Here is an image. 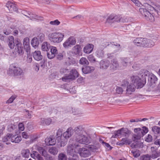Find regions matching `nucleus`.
<instances>
[{
  "label": "nucleus",
  "instance_id": "20e7f679",
  "mask_svg": "<svg viewBox=\"0 0 160 160\" xmlns=\"http://www.w3.org/2000/svg\"><path fill=\"white\" fill-rule=\"evenodd\" d=\"M130 134V131L127 128H122L118 130L115 131L112 138H117L120 135L128 138Z\"/></svg>",
  "mask_w": 160,
  "mask_h": 160
},
{
  "label": "nucleus",
  "instance_id": "79ce46f5",
  "mask_svg": "<svg viewBox=\"0 0 160 160\" xmlns=\"http://www.w3.org/2000/svg\"><path fill=\"white\" fill-rule=\"evenodd\" d=\"M23 44L25 48H28L29 47V39L28 38H24L23 41Z\"/></svg>",
  "mask_w": 160,
  "mask_h": 160
},
{
  "label": "nucleus",
  "instance_id": "f8f14e48",
  "mask_svg": "<svg viewBox=\"0 0 160 160\" xmlns=\"http://www.w3.org/2000/svg\"><path fill=\"white\" fill-rule=\"evenodd\" d=\"M80 155L82 157H87L91 155L90 151L88 147L82 148H79L78 151Z\"/></svg>",
  "mask_w": 160,
  "mask_h": 160
},
{
  "label": "nucleus",
  "instance_id": "6ab92c4d",
  "mask_svg": "<svg viewBox=\"0 0 160 160\" xmlns=\"http://www.w3.org/2000/svg\"><path fill=\"white\" fill-rule=\"evenodd\" d=\"M45 142L47 145H53L55 144L56 141L54 137L51 136L45 139Z\"/></svg>",
  "mask_w": 160,
  "mask_h": 160
},
{
  "label": "nucleus",
  "instance_id": "bb28decb",
  "mask_svg": "<svg viewBox=\"0 0 160 160\" xmlns=\"http://www.w3.org/2000/svg\"><path fill=\"white\" fill-rule=\"evenodd\" d=\"M74 130L78 136L82 135L84 131V128L82 126H78L75 127Z\"/></svg>",
  "mask_w": 160,
  "mask_h": 160
},
{
  "label": "nucleus",
  "instance_id": "aec40b11",
  "mask_svg": "<svg viewBox=\"0 0 160 160\" xmlns=\"http://www.w3.org/2000/svg\"><path fill=\"white\" fill-rule=\"evenodd\" d=\"M100 68L102 69H107L110 65L109 61L108 60H101L99 63Z\"/></svg>",
  "mask_w": 160,
  "mask_h": 160
},
{
  "label": "nucleus",
  "instance_id": "774afa93",
  "mask_svg": "<svg viewBox=\"0 0 160 160\" xmlns=\"http://www.w3.org/2000/svg\"><path fill=\"white\" fill-rule=\"evenodd\" d=\"M18 129L22 131H23L24 129V127L23 124L22 123H19L18 125Z\"/></svg>",
  "mask_w": 160,
  "mask_h": 160
},
{
  "label": "nucleus",
  "instance_id": "864d4df0",
  "mask_svg": "<svg viewBox=\"0 0 160 160\" xmlns=\"http://www.w3.org/2000/svg\"><path fill=\"white\" fill-rule=\"evenodd\" d=\"M23 156L26 158H28L29 155V151L28 149L24 150L23 151Z\"/></svg>",
  "mask_w": 160,
  "mask_h": 160
},
{
  "label": "nucleus",
  "instance_id": "338daca9",
  "mask_svg": "<svg viewBox=\"0 0 160 160\" xmlns=\"http://www.w3.org/2000/svg\"><path fill=\"white\" fill-rule=\"evenodd\" d=\"M152 137L150 135L148 134L147 137L146 139V141L148 142H150L152 141Z\"/></svg>",
  "mask_w": 160,
  "mask_h": 160
},
{
  "label": "nucleus",
  "instance_id": "39448f33",
  "mask_svg": "<svg viewBox=\"0 0 160 160\" xmlns=\"http://www.w3.org/2000/svg\"><path fill=\"white\" fill-rule=\"evenodd\" d=\"M56 138L58 142L57 146L58 148L63 147L66 145V140L63 139V135L62 136V131L61 129H59L58 131Z\"/></svg>",
  "mask_w": 160,
  "mask_h": 160
},
{
  "label": "nucleus",
  "instance_id": "9b49d317",
  "mask_svg": "<svg viewBox=\"0 0 160 160\" xmlns=\"http://www.w3.org/2000/svg\"><path fill=\"white\" fill-rule=\"evenodd\" d=\"M76 141L80 143L86 145L90 142L89 138L83 135L77 136Z\"/></svg>",
  "mask_w": 160,
  "mask_h": 160
},
{
  "label": "nucleus",
  "instance_id": "2f4dec72",
  "mask_svg": "<svg viewBox=\"0 0 160 160\" xmlns=\"http://www.w3.org/2000/svg\"><path fill=\"white\" fill-rule=\"evenodd\" d=\"M8 45L11 49L13 48L15 46L14 39L13 36H10L8 38Z\"/></svg>",
  "mask_w": 160,
  "mask_h": 160
},
{
  "label": "nucleus",
  "instance_id": "c756f323",
  "mask_svg": "<svg viewBox=\"0 0 160 160\" xmlns=\"http://www.w3.org/2000/svg\"><path fill=\"white\" fill-rule=\"evenodd\" d=\"M22 140L21 136H18L16 135H13L12 134L11 138V141L12 142L18 143L20 142Z\"/></svg>",
  "mask_w": 160,
  "mask_h": 160
},
{
  "label": "nucleus",
  "instance_id": "a211bd4d",
  "mask_svg": "<svg viewBox=\"0 0 160 160\" xmlns=\"http://www.w3.org/2000/svg\"><path fill=\"white\" fill-rule=\"evenodd\" d=\"M81 48L79 45H76L72 49L71 53L73 56L79 55L81 51Z\"/></svg>",
  "mask_w": 160,
  "mask_h": 160
},
{
  "label": "nucleus",
  "instance_id": "c9c22d12",
  "mask_svg": "<svg viewBox=\"0 0 160 160\" xmlns=\"http://www.w3.org/2000/svg\"><path fill=\"white\" fill-rule=\"evenodd\" d=\"M145 40V47H151L154 45V42L152 40L146 39Z\"/></svg>",
  "mask_w": 160,
  "mask_h": 160
},
{
  "label": "nucleus",
  "instance_id": "ea45409f",
  "mask_svg": "<svg viewBox=\"0 0 160 160\" xmlns=\"http://www.w3.org/2000/svg\"><path fill=\"white\" fill-rule=\"evenodd\" d=\"M9 124L8 125L7 127V130L8 131L10 132H12L14 130H15L17 126L15 125L12 123H9Z\"/></svg>",
  "mask_w": 160,
  "mask_h": 160
},
{
  "label": "nucleus",
  "instance_id": "69168bd1",
  "mask_svg": "<svg viewBox=\"0 0 160 160\" xmlns=\"http://www.w3.org/2000/svg\"><path fill=\"white\" fill-rule=\"evenodd\" d=\"M136 148H142L143 147L142 143L139 142H136Z\"/></svg>",
  "mask_w": 160,
  "mask_h": 160
},
{
  "label": "nucleus",
  "instance_id": "58836bf2",
  "mask_svg": "<svg viewBox=\"0 0 160 160\" xmlns=\"http://www.w3.org/2000/svg\"><path fill=\"white\" fill-rule=\"evenodd\" d=\"M139 12L143 16L144 18L145 19V15L148 16H149V15L148 13V12H149L147 10L146 8H140L139 9Z\"/></svg>",
  "mask_w": 160,
  "mask_h": 160
},
{
  "label": "nucleus",
  "instance_id": "2eb2a0df",
  "mask_svg": "<svg viewBox=\"0 0 160 160\" xmlns=\"http://www.w3.org/2000/svg\"><path fill=\"white\" fill-rule=\"evenodd\" d=\"M73 133V129L71 127H69L63 133V139H65V140H66L67 142V140L71 137Z\"/></svg>",
  "mask_w": 160,
  "mask_h": 160
},
{
  "label": "nucleus",
  "instance_id": "412c9836",
  "mask_svg": "<svg viewBox=\"0 0 160 160\" xmlns=\"http://www.w3.org/2000/svg\"><path fill=\"white\" fill-rule=\"evenodd\" d=\"M32 55L34 58L37 61H40L42 58V56L39 51H35L32 53Z\"/></svg>",
  "mask_w": 160,
  "mask_h": 160
},
{
  "label": "nucleus",
  "instance_id": "5701e85b",
  "mask_svg": "<svg viewBox=\"0 0 160 160\" xmlns=\"http://www.w3.org/2000/svg\"><path fill=\"white\" fill-rule=\"evenodd\" d=\"M109 45H110L112 47L113 49H115L117 48H118V50L120 49L118 47V45H112L111 44H109V42H107L106 41H104L100 45L99 47L100 48H101L103 49L104 48H106L107 46Z\"/></svg>",
  "mask_w": 160,
  "mask_h": 160
},
{
  "label": "nucleus",
  "instance_id": "ddd939ff",
  "mask_svg": "<svg viewBox=\"0 0 160 160\" xmlns=\"http://www.w3.org/2000/svg\"><path fill=\"white\" fill-rule=\"evenodd\" d=\"M145 38H138L133 41L134 44L137 46L145 48Z\"/></svg>",
  "mask_w": 160,
  "mask_h": 160
},
{
  "label": "nucleus",
  "instance_id": "7ed1b4c3",
  "mask_svg": "<svg viewBox=\"0 0 160 160\" xmlns=\"http://www.w3.org/2000/svg\"><path fill=\"white\" fill-rule=\"evenodd\" d=\"M8 73L10 75L17 76L23 75L24 73L21 68L15 65L12 64L10 66Z\"/></svg>",
  "mask_w": 160,
  "mask_h": 160
},
{
  "label": "nucleus",
  "instance_id": "423d86ee",
  "mask_svg": "<svg viewBox=\"0 0 160 160\" xmlns=\"http://www.w3.org/2000/svg\"><path fill=\"white\" fill-rule=\"evenodd\" d=\"M131 80L132 83L136 86L138 88H142L145 84V82L142 81L138 76L133 75L131 77Z\"/></svg>",
  "mask_w": 160,
  "mask_h": 160
},
{
  "label": "nucleus",
  "instance_id": "7c9ffc66",
  "mask_svg": "<svg viewBox=\"0 0 160 160\" xmlns=\"http://www.w3.org/2000/svg\"><path fill=\"white\" fill-rule=\"evenodd\" d=\"M52 121V119L50 118H41L40 121L41 124L42 125H49L51 123Z\"/></svg>",
  "mask_w": 160,
  "mask_h": 160
},
{
  "label": "nucleus",
  "instance_id": "393cba45",
  "mask_svg": "<svg viewBox=\"0 0 160 160\" xmlns=\"http://www.w3.org/2000/svg\"><path fill=\"white\" fill-rule=\"evenodd\" d=\"M93 47L94 45L93 44H89L84 48V52L86 53L89 54L92 52Z\"/></svg>",
  "mask_w": 160,
  "mask_h": 160
},
{
  "label": "nucleus",
  "instance_id": "e2e57ef3",
  "mask_svg": "<svg viewBox=\"0 0 160 160\" xmlns=\"http://www.w3.org/2000/svg\"><path fill=\"white\" fill-rule=\"evenodd\" d=\"M123 89L121 87H117L116 89V92L119 94H121L123 91Z\"/></svg>",
  "mask_w": 160,
  "mask_h": 160
},
{
  "label": "nucleus",
  "instance_id": "b1692460",
  "mask_svg": "<svg viewBox=\"0 0 160 160\" xmlns=\"http://www.w3.org/2000/svg\"><path fill=\"white\" fill-rule=\"evenodd\" d=\"M149 82H150V85H152L153 84H154L157 82L158 78L153 74L151 73L149 75L148 79Z\"/></svg>",
  "mask_w": 160,
  "mask_h": 160
},
{
  "label": "nucleus",
  "instance_id": "de8ad7c7",
  "mask_svg": "<svg viewBox=\"0 0 160 160\" xmlns=\"http://www.w3.org/2000/svg\"><path fill=\"white\" fill-rule=\"evenodd\" d=\"M58 158L59 160H67V156L63 153H61L59 154Z\"/></svg>",
  "mask_w": 160,
  "mask_h": 160
},
{
  "label": "nucleus",
  "instance_id": "1a4fd4ad",
  "mask_svg": "<svg viewBox=\"0 0 160 160\" xmlns=\"http://www.w3.org/2000/svg\"><path fill=\"white\" fill-rule=\"evenodd\" d=\"M128 84V82L127 81L124 80L122 86L124 89L127 88L126 91L127 93L131 94L132 92H134L135 91V88L137 87L133 83L130 84L129 86Z\"/></svg>",
  "mask_w": 160,
  "mask_h": 160
},
{
  "label": "nucleus",
  "instance_id": "a18cd8bd",
  "mask_svg": "<svg viewBox=\"0 0 160 160\" xmlns=\"http://www.w3.org/2000/svg\"><path fill=\"white\" fill-rule=\"evenodd\" d=\"M79 63L82 65H88L89 62L86 58L84 57L81 58L79 61Z\"/></svg>",
  "mask_w": 160,
  "mask_h": 160
},
{
  "label": "nucleus",
  "instance_id": "f3484780",
  "mask_svg": "<svg viewBox=\"0 0 160 160\" xmlns=\"http://www.w3.org/2000/svg\"><path fill=\"white\" fill-rule=\"evenodd\" d=\"M6 6L11 12H16L18 11V8L16 5L9 1L7 3Z\"/></svg>",
  "mask_w": 160,
  "mask_h": 160
},
{
  "label": "nucleus",
  "instance_id": "c85d7f7f",
  "mask_svg": "<svg viewBox=\"0 0 160 160\" xmlns=\"http://www.w3.org/2000/svg\"><path fill=\"white\" fill-rule=\"evenodd\" d=\"M28 15H29V16H28L27 15H25L27 17L29 18H30L31 19H35L38 20H43V18L41 17L38 16L37 15L34 14L31 12H28Z\"/></svg>",
  "mask_w": 160,
  "mask_h": 160
},
{
  "label": "nucleus",
  "instance_id": "603ef678",
  "mask_svg": "<svg viewBox=\"0 0 160 160\" xmlns=\"http://www.w3.org/2000/svg\"><path fill=\"white\" fill-rule=\"evenodd\" d=\"M45 35L43 33H40L38 36L37 38L40 42H42L44 39Z\"/></svg>",
  "mask_w": 160,
  "mask_h": 160
},
{
  "label": "nucleus",
  "instance_id": "f03ea898",
  "mask_svg": "<svg viewBox=\"0 0 160 160\" xmlns=\"http://www.w3.org/2000/svg\"><path fill=\"white\" fill-rule=\"evenodd\" d=\"M134 131L136 133L133 136V140L135 141L137 140L140 139L148 131V128L143 127L142 129L140 128H136L134 130Z\"/></svg>",
  "mask_w": 160,
  "mask_h": 160
},
{
  "label": "nucleus",
  "instance_id": "09e8293b",
  "mask_svg": "<svg viewBox=\"0 0 160 160\" xmlns=\"http://www.w3.org/2000/svg\"><path fill=\"white\" fill-rule=\"evenodd\" d=\"M12 134L8 133L6 136H5L2 138V141L4 142H6L9 139L11 140Z\"/></svg>",
  "mask_w": 160,
  "mask_h": 160
},
{
  "label": "nucleus",
  "instance_id": "37998d69",
  "mask_svg": "<svg viewBox=\"0 0 160 160\" xmlns=\"http://www.w3.org/2000/svg\"><path fill=\"white\" fill-rule=\"evenodd\" d=\"M148 13L149 14V16L145 15V19L151 22L154 21V18L153 16L150 12H148Z\"/></svg>",
  "mask_w": 160,
  "mask_h": 160
},
{
  "label": "nucleus",
  "instance_id": "4c0bfd02",
  "mask_svg": "<svg viewBox=\"0 0 160 160\" xmlns=\"http://www.w3.org/2000/svg\"><path fill=\"white\" fill-rule=\"evenodd\" d=\"M31 44L33 47L36 48L39 45V41L37 38H34L31 41Z\"/></svg>",
  "mask_w": 160,
  "mask_h": 160
},
{
  "label": "nucleus",
  "instance_id": "052dcab7",
  "mask_svg": "<svg viewBox=\"0 0 160 160\" xmlns=\"http://www.w3.org/2000/svg\"><path fill=\"white\" fill-rule=\"evenodd\" d=\"M122 141H123L124 144L129 145L132 142V141L131 140L125 138H122Z\"/></svg>",
  "mask_w": 160,
  "mask_h": 160
},
{
  "label": "nucleus",
  "instance_id": "680f3d73",
  "mask_svg": "<svg viewBox=\"0 0 160 160\" xmlns=\"http://www.w3.org/2000/svg\"><path fill=\"white\" fill-rule=\"evenodd\" d=\"M47 56L48 58L50 59H52L55 57L54 54L53 53L52 54V52H51L50 51L47 52Z\"/></svg>",
  "mask_w": 160,
  "mask_h": 160
},
{
  "label": "nucleus",
  "instance_id": "4be33fe9",
  "mask_svg": "<svg viewBox=\"0 0 160 160\" xmlns=\"http://www.w3.org/2000/svg\"><path fill=\"white\" fill-rule=\"evenodd\" d=\"M119 67V64L118 61L116 58L113 59L111 62L110 68L111 69L115 70Z\"/></svg>",
  "mask_w": 160,
  "mask_h": 160
},
{
  "label": "nucleus",
  "instance_id": "6e6d98bb",
  "mask_svg": "<svg viewBox=\"0 0 160 160\" xmlns=\"http://www.w3.org/2000/svg\"><path fill=\"white\" fill-rule=\"evenodd\" d=\"M60 23V22L57 19L50 22V24L55 26L58 25Z\"/></svg>",
  "mask_w": 160,
  "mask_h": 160
},
{
  "label": "nucleus",
  "instance_id": "c03bdc74",
  "mask_svg": "<svg viewBox=\"0 0 160 160\" xmlns=\"http://www.w3.org/2000/svg\"><path fill=\"white\" fill-rule=\"evenodd\" d=\"M152 130L155 134H160V127L154 126L152 128Z\"/></svg>",
  "mask_w": 160,
  "mask_h": 160
},
{
  "label": "nucleus",
  "instance_id": "473e14b6",
  "mask_svg": "<svg viewBox=\"0 0 160 160\" xmlns=\"http://www.w3.org/2000/svg\"><path fill=\"white\" fill-rule=\"evenodd\" d=\"M88 149H89L90 151L95 152L100 148V145L99 143H97L95 145H90L88 146Z\"/></svg>",
  "mask_w": 160,
  "mask_h": 160
},
{
  "label": "nucleus",
  "instance_id": "bf43d9fd",
  "mask_svg": "<svg viewBox=\"0 0 160 160\" xmlns=\"http://www.w3.org/2000/svg\"><path fill=\"white\" fill-rule=\"evenodd\" d=\"M88 59L89 61L91 62H95L96 60L92 55H90L88 57Z\"/></svg>",
  "mask_w": 160,
  "mask_h": 160
},
{
  "label": "nucleus",
  "instance_id": "f257e3e1",
  "mask_svg": "<svg viewBox=\"0 0 160 160\" xmlns=\"http://www.w3.org/2000/svg\"><path fill=\"white\" fill-rule=\"evenodd\" d=\"M64 37V33L59 32H51L48 35V39L53 43L58 44L63 40Z\"/></svg>",
  "mask_w": 160,
  "mask_h": 160
},
{
  "label": "nucleus",
  "instance_id": "4d7b16f0",
  "mask_svg": "<svg viewBox=\"0 0 160 160\" xmlns=\"http://www.w3.org/2000/svg\"><path fill=\"white\" fill-rule=\"evenodd\" d=\"M68 69L62 68L60 69L59 72L61 74H62L68 72Z\"/></svg>",
  "mask_w": 160,
  "mask_h": 160
},
{
  "label": "nucleus",
  "instance_id": "3c124183",
  "mask_svg": "<svg viewBox=\"0 0 160 160\" xmlns=\"http://www.w3.org/2000/svg\"><path fill=\"white\" fill-rule=\"evenodd\" d=\"M50 49V52H52V54L53 53L54 54V56H55L58 52V50L55 47L51 46Z\"/></svg>",
  "mask_w": 160,
  "mask_h": 160
},
{
  "label": "nucleus",
  "instance_id": "a878e982",
  "mask_svg": "<svg viewBox=\"0 0 160 160\" xmlns=\"http://www.w3.org/2000/svg\"><path fill=\"white\" fill-rule=\"evenodd\" d=\"M151 154L150 156L151 158L154 159L160 156L157 150L155 149L153 147L151 148Z\"/></svg>",
  "mask_w": 160,
  "mask_h": 160
},
{
  "label": "nucleus",
  "instance_id": "6e6552de",
  "mask_svg": "<svg viewBox=\"0 0 160 160\" xmlns=\"http://www.w3.org/2000/svg\"><path fill=\"white\" fill-rule=\"evenodd\" d=\"M78 76L79 74L77 71L75 69H73L70 71V73L68 75L62 78V79L64 82H66V80L68 79L73 80L78 77Z\"/></svg>",
  "mask_w": 160,
  "mask_h": 160
},
{
  "label": "nucleus",
  "instance_id": "9d476101",
  "mask_svg": "<svg viewBox=\"0 0 160 160\" xmlns=\"http://www.w3.org/2000/svg\"><path fill=\"white\" fill-rule=\"evenodd\" d=\"M15 43V48L14 52H13V54H15V55L14 56V57H16L17 55H22L24 53L23 47L21 43L17 40L16 42Z\"/></svg>",
  "mask_w": 160,
  "mask_h": 160
},
{
  "label": "nucleus",
  "instance_id": "dca6fc26",
  "mask_svg": "<svg viewBox=\"0 0 160 160\" xmlns=\"http://www.w3.org/2000/svg\"><path fill=\"white\" fill-rule=\"evenodd\" d=\"M130 63V61L128 58H122L120 60V64L122 67L126 68Z\"/></svg>",
  "mask_w": 160,
  "mask_h": 160
},
{
  "label": "nucleus",
  "instance_id": "4468645a",
  "mask_svg": "<svg viewBox=\"0 0 160 160\" xmlns=\"http://www.w3.org/2000/svg\"><path fill=\"white\" fill-rule=\"evenodd\" d=\"M76 43V40L73 38L70 37L63 43V45L65 48H68L72 45H75Z\"/></svg>",
  "mask_w": 160,
  "mask_h": 160
},
{
  "label": "nucleus",
  "instance_id": "5fc2aeb1",
  "mask_svg": "<svg viewBox=\"0 0 160 160\" xmlns=\"http://www.w3.org/2000/svg\"><path fill=\"white\" fill-rule=\"evenodd\" d=\"M139 77H142V80L145 82V83H146V76L144 75V73H142L141 72V70L139 71V74H138Z\"/></svg>",
  "mask_w": 160,
  "mask_h": 160
},
{
  "label": "nucleus",
  "instance_id": "e433bc0d",
  "mask_svg": "<svg viewBox=\"0 0 160 160\" xmlns=\"http://www.w3.org/2000/svg\"><path fill=\"white\" fill-rule=\"evenodd\" d=\"M48 152L51 154L55 155L57 154L58 150L57 148L52 147L49 149Z\"/></svg>",
  "mask_w": 160,
  "mask_h": 160
},
{
  "label": "nucleus",
  "instance_id": "8fccbe9b",
  "mask_svg": "<svg viewBox=\"0 0 160 160\" xmlns=\"http://www.w3.org/2000/svg\"><path fill=\"white\" fill-rule=\"evenodd\" d=\"M17 96L16 95H13L12 96L9 98L7 101V103H11L16 98Z\"/></svg>",
  "mask_w": 160,
  "mask_h": 160
},
{
  "label": "nucleus",
  "instance_id": "72a5a7b5",
  "mask_svg": "<svg viewBox=\"0 0 160 160\" xmlns=\"http://www.w3.org/2000/svg\"><path fill=\"white\" fill-rule=\"evenodd\" d=\"M50 44L46 42H43L42 45V49L43 51H48L51 47Z\"/></svg>",
  "mask_w": 160,
  "mask_h": 160
},
{
  "label": "nucleus",
  "instance_id": "cd10ccee",
  "mask_svg": "<svg viewBox=\"0 0 160 160\" xmlns=\"http://www.w3.org/2000/svg\"><path fill=\"white\" fill-rule=\"evenodd\" d=\"M94 70V67L90 66H87L82 68V72L84 74L90 73Z\"/></svg>",
  "mask_w": 160,
  "mask_h": 160
},
{
  "label": "nucleus",
  "instance_id": "49530a36",
  "mask_svg": "<svg viewBox=\"0 0 160 160\" xmlns=\"http://www.w3.org/2000/svg\"><path fill=\"white\" fill-rule=\"evenodd\" d=\"M151 158L150 155L148 154L142 155L140 158V160H150Z\"/></svg>",
  "mask_w": 160,
  "mask_h": 160
},
{
  "label": "nucleus",
  "instance_id": "0e129e2a",
  "mask_svg": "<svg viewBox=\"0 0 160 160\" xmlns=\"http://www.w3.org/2000/svg\"><path fill=\"white\" fill-rule=\"evenodd\" d=\"M132 2L135 5L138 7H141L142 5L138 0H133Z\"/></svg>",
  "mask_w": 160,
  "mask_h": 160
},
{
  "label": "nucleus",
  "instance_id": "f704fd0d",
  "mask_svg": "<svg viewBox=\"0 0 160 160\" xmlns=\"http://www.w3.org/2000/svg\"><path fill=\"white\" fill-rule=\"evenodd\" d=\"M67 152L71 156H73L74 153L77 152V151L75 150L72 146H69L68 147Z\"/></svg>",
  "mask_w": 160,
  "mask_h": 160
},
{
  "label": "nucleus",
  "instance_id": "a19ab883",
  "mask_svg": "<svg viewBox=\"0 0 160 160\" xmlns=\"http://www.w3.org/2000/svg\"><path fill=\"white\" fill-rule=\"evenodd\" d=\"M104 51L103 49L100 48V47L97 49L96 52V54L98 57H102L103 56Z\"/></svg>",
  "mask_w": 160,
  "mask_h": 160
},
{
  "label": "nucleus",
  "instance_id": "0eeeda50",
  "mask_svg": "<svg viewBox=\"0 0 160 160\" xmlns=\"http://www.w3.org/2000/svg\"><path fill=\"white\" fill-rule=\"evenodd\" d=\"M123 18H120V17L111 14L109 16L106 22V23L111 24L115 22H125Z\"/></svg>",
  "mask_w": 160,
  "mask_h": 160
},
{
  "label": "nucleus",
  "instance_id": "13d9d810",
  "mask_svg": "<svg viewBox=\"0 0 160 160\" xmlns=\"http://www.w3.org/2000/svg\"><path fill=\"white\" fill-rule=\"evenodd\" d=\"M132 67L134 70H137L140 68V65L139 64L136 62L134 63Z\"/></svg>",
  "mask_w": 160,
  "mask_h": 160
}]
</instances>
